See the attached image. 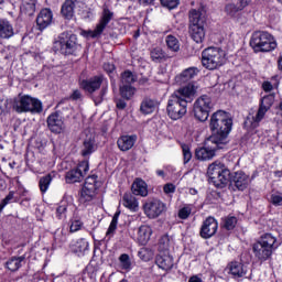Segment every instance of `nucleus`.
<instances>
[{"instance_id": "obj_54", "label": "nucleus", "mask_w": 282, "mask_h": 282, "mask_svg": "<svg viewBox=\"0 0 282 282\" xmlns=\"http://www.w3.org/2000/svg\"><path fill=\"white\" fill-rule=\"evenodd\" d=\"M178 217L180 219H188V217H191V208L183 207L182 209H180Z\"/></svg>"}, {"instance_id": "obj_5", "label": "nucleus", "mask_w": 282, "mask_h": 282, "mask_svg": "<svg viewBox=\"0 0 282 282\" xmlns=\"http://www.w3.org/2000/svg\"><path fill=\"white\" fill-rule=\"evenodd\" d=\"M207 175L217 188H224L230 182V170L219 161L209 164Z\"/></svg>"}, {"instance_id": "obj_30", "label": "nucleus", "mask_w": 282, "mask_h": 282, "mask_svg": "<svg viewBox=\"0 0 282 282\" xmlns=\"http://www.w3.org/2000/svg\"><path fill=\"white\" fill-rule=\"evenodd\" d=\"M158 107H160V102L158 100L145 97L141 102L140 111L147 116L149 113H153Z\"/></svg>"}, {"instance_id": "obj_55", "label": "nucleus", "mask_w": 282, "mask_h": 282, "mask_svg": "<svg viewBox=\"0 0 282 282\" xmlns=\"http://www.w3.org/2000/svg\"><path fill=\"white\" fill-rule=\"evenodd\" d=\"M163 192L165 193V195H171L175 193V185L173 183H166L163 186Z\"/></svg>"}, {"instance_id": "obj_59", "label": "nucleus", "mask_w": 282, "mask_h": 282, "mask_svg": "<svg viewBox=\"0 0 282 282\" xmlns=\"http://www.w3.org/2000/svg\"><path fill=\"white\" fill-rule=\"evenodd\" d=\"M69 98L70 100H80V98H83V94H80V90L76 89L73 91Z\"/></svg>"}, {"instance_id": "obj_7", "label": "nucleus", "mask_w": 282, "mask_h": 282, "mask_svg": "<svg viewBox=\"0 0 282 282\" xmlns=\"http://www.w3.org/2000/svg\"><path fill=\"white\" fill-rule=\"evenodd\" d=\"M250 45L254 52H272L276 50V40L268 32L257 31L251 36Z\"/></svg>"}, {"instance_id": "obj_24", "label": "nucleus", "mask_w": 282, "mask_h": 282, "mask_svg": "<svg viewBox=\"0 0 282 282\" xmlns=\"http://www.w3.org/2000/svg\"><path fill=\"white\" fill-rule=\"evenodd\" d=\"M189 34L195 43H204V39H206V29H204V24L189 25Z\"/></svg>"}, {"instance_id": "obj_32", "label": "nucleus", "mask_w": 282, "mask_h": 282, "mask_svg": "<svg viewBox=\"0 0 282 282\" xmlns=\"http://www.w3.org/2000/svg\"><path fill=\"white\" fill-rule=\"evenodd\" d=\"M54 177H56V174L52 172L40 178L39 186H40L41 193H47V189L50 188V184H52V181L54 180Z\"/></svg>"}, {"instance_id": "obj_44", "label": "nucleus", "mask_w": 282, "mask_h": 282, "mask_svg": "<svg viewBox=\"0 0 282 282\" xmlns=\"http://www.w3.org/2000/svg\"><path fill=\"white\" fill-rule=\"evenodd\" d=\"M118 217H120V213L113 215L107 235H113V232H116V228H118Z\"/></svg>"}, {"instance_id": "obj_31", "label": "nucleus", "mask_w": 282, "mask_h": 282, "mask_svg": "<svg viewBox=\"0 0 282 282\" xmlns=\"http://www.w3.org/2000/svg\"><path fill=\"white\" fill-rule=\"evenodd\" d=\"M135 194L126 193L123 194V206L128 208L129 210H132L133 213H138V209L140 208V203H138V198L134 196Z\"/></svg>"}, {"instance_id": "obj_15", "label": "nucleus", "mask_w": 282, "mask_h": 282, "mask_svg": "<svg viewBox=\"0 0 282 282\" xmlns=\"http://www.w3.org/2000/svg\"><path fill=\"white\" fill-rule=\"evenodd\" d=\"M273 102H274V97L272 96H265L262 98L258 112L256 117H253L252 127L259 126V123L261 122V119L265 117V113H268Z\"/></svg>"}, {"instance_id": "obj_28", "label": "nucleus", "mask_w": 282, "mask_h": 282, "mask_svg": "<svg viewBox=\"0 0 282 282\" xmlns=\"http://www.w3.org/2000/svg\"><path fill=\"white\" fill-rule=\"evenodd\" d=\"M249 182H250V178L248 177V175H246V173L243 172L235 173L232 183L238 191H246V188H248Z\"/></svg>"}, {"instance_id": "obj_8", "label": "nucleus", "mask_w": 282, "mask_h": 282, "mask_svg": "<svg viewBox=\"0 0 282 282\" xmlns=\"http://www.w3.org/2000/svg\"><path fill=\"white\" fill-rule=\"evenodd\" d=\"M77 41L76 34L64 32L58 35L53 47L55 52H59V54H64V56H69L76 52L78 45Z\"/></svg>"}, {"instance_id": "obj_61", "label": "nucleus", "mask_w": 282, "mask_h": 282, "mask_svg": "<svg viewBox=\"0 0 282 282\" xmlns=\"http://www.w3.org/2000/svg\"><path fill=\"white\" fill-rule=\"evenodd\" d=\"M262 88L265 90V91H272L273 87H272V84H270V82H264L262 84Z\"/></svg>"}, {"instance_id": "obj_10", "label": "nucleus", "mask_w": 282, "mask_h": 282, "mask_svg": "<svg viewBox=\"0 0 282 282\" xmlns=\"http://www.w3.org/2000/svg\"><path fill=\"white\" fill-rule=\"evenodd\" d=\"M213 107H215V104L210 96L202 95L198 97L194 102L193 109L196 120H199V122H206L208 120V116H210Z\"/></svg>"}, {"instance_id": "obj_64", "label": "nucleus", "mask_w": 282, "mask_h": 282, "mask_svg": "<svg viewBox=\"0 0 282 282\" xmlns=\"http://www.w3.org/2000/svg\"><path fill=\"white\" fill-rule=\"evenodd\" d=\"M188 282H202L200 278L197 275H193L192 278H189Z\"/></svg>"}, {"instance_id": "obj_50", "label": "nucleus", "mask_w": 282, "mask_h": 282, "mask_svg": "<svg viewBox=\"0 0 282 282\" xmlns=\"http://www.w3.org/2000/svg\"><path fill=\"white\" fill-rule=\"evenodd\" d=\"M54 239L55 241H58V243H65V241H67V236L63 230L57 229L54 234Z\"/></svg>"}, {"instance_id": "obj_62", "label": "nucleus", "mask_w": 282, "mask_h": 282, "mask_svg": "<svg viewBox=\"0 0 282 282\" xmlns=\"http://www.w3.org/2000/svg\"><path fill=\"white\" fill-rule=\"evenodd\" d=\"M127 107V102L123 100L117 101V109H124Z\"/></svg>"}, {"instance_id": "obj_6", "label": "nucleus", "mask_w": 282, "mask_h": 282, "mask_svg": "<svg viewBox=\"0 0 282 282\" xmlns=\"http://www.w3.org/2000/svg\"><path fill=\"white\" fill-rule=\"evenodd\" d=\"M12 109L17 113H41L43 104L36 98L24 95L13 99Z\"/></svg>"}, {"instance_id": "obj_37", "label": "nucleus", "mask_w": 282, "mask_h": 282, "mask_svg": "<svg viewBox=\"0 0 282 282\" xmlns=\"http://www.w3.org/2000/svg\"><path fill=\"white\" fill-rule=\"evenodd\" d=\"M22 261H25V256H21L18 258L13 257L9 261H7L6 265H7L8 270H10L11 272H17V270H19V268H21Z\"/></svg>"}, {"instance_id": "obj_16", "label": "nucleus", "mask_w": 282, "mask_h": 282, "mask_svg": "<svg viewBox=\"0 0 282 282\" xmlns=\"http://www.w3.org/2000/svg\"><path fill=\"white\" fill-rule=\"evenodd\" d=\"M217 228H219L217 220L213 217H208L204 220L200 227V237L203 239H210V237H215Z\"/></svg>"}, {"instance_id": "obj_34", "label": "nucleus", "mask_w": 282, "mask_h": 282, "mask_svg": "<svg viewBox=\"0 0 282 282\" xmlns=\"http://www.w3.org/2000/svg\"><path fill=\"white\" fill-rule=\"evenodd\" d=\"M96 151V143L93 139H86L82 147V155L83 158H87L88 155H91Z\"/></svg>"}, {"instance_id": "obj_3", "label": "nucleus", "mask_w": 282, "mask_h": 282, "mask_svg": "<svg viewBox=\"0 0 282 282\" xmlns=\"http://www.w3.org/2000/svg\"><path fill=\"white\" fill-rule=\"evenodd\" d=\"M226 64V52L219 47H208L202 53V65L205 69H219Z\"/></svg>"}, {"instance_id": "obj_27", "label": "nucleus", "mask_w": 282, "mask_h": 282, "mask_svg": "<svg viewBox=\"0 0 282 282\" xmlns=\"http://www.w3.org/2000/svg\"><path fill=\"white\" fill-rule=\"evenodd\" d=\"M151 235H153V229H151L149 225H142L138 230V243H140V246H147L151 239Z\"/></svg>"}, {"instance_id": "obj_49", "label": "nucleus", "mask_w": 282, "mask_h": 282, "mask_svg": "<svg viewBox=\"0 0 282 282\" xmlns=\"http://www.w3.org/2000/svg\"><path fill=\"white\" fill-rule=\"evenodd\" d=\"M12 199H14V192H10L6 198L0 203V215L1 213H3V209L6 208V206H8V204H10V202H12Z\"/></svg>"}, {"instance_id": "obj_29", "label": "nucleus", "mask_w": 282, "mask_h": 282, "mask_svg": "<svg viewBox=\"0 0 282 282\" xmlns=\"http://www.w3.org/2000/svg\"><path fill=\"white\" fill-rule=\"evenodd\" d=\"M131 191L134 195H140L141 197L149 195V186L142 178H135L132 183Z\"/></svg>"}, {"instance_id": "obj_33", "label": "nucleus", "mask_w": 282, "mask_h": 282, "mask_svg": "<svg viewBox=\"0 0 282 282\" xmlns=\"http://www.w3.org/2000/svg\"><path fill=\"white\" fill-rule=\"evenodd\" d=\"M96 197V189L89 187H83L79 196L80 204H87V202H91Z\"/></svg>"}, {"instance_id": "obj_17", "label": "nucleus", "mask_w": 282, "mask_h": 282, "mask_svg": "<svg viewBox=\"0 0 282 282\" xmlns=\"http://www.w3.org/2000/svg\"><path fill=\"white\" fill-rule=\"evenodd\" d=\"M155 263L161 270L169 272L175 265V260H173V256L169 251H161L155 258Z\"/></svg>"}, {"instance_id": "obj_19", "label": "nucleus", "mask_w": 282, "mask_h": 282, "mask_svg": "<svg viewBox=\"0 0 282 282\" xmlns=\"http://www.w3.org/2000/svg\"><path fill=\"white\" fill-rule=\"evenodd\" d=\"M47 127L52 133H63L65 131V122L58 112H54L47 118Z\"/></svg>"}, {"instance_id": "obj_40", "label": "nucleus", "mask_w": 282, "mask_h": 282, "mask_svg": "<svg viewBox=\"0 0 282 282\" xmlns=\"http://www.w3.org/2000/svg\"><path fill=\"white\" fill-rule=\"evenodd\" d=\"M21 10L29 14H34V11L36 10V0H23Z\"/></svg>"}, {"instance_id": "obj_14", "label": "nucleus", "mask_w": 282, "mask_h": 282, "mask_svg": "<svg viewBox=\"0 0 282 282\" xmlns=\"http://www.w3.org/2000/svg\"><path fill=\"white\" fill-rule=\"evenodd\" d=\"M102 83H105V76L97 75L89 79H83L79 83V86L87 94H95V91H98V89H100V87L102 86Z\"/></svg>"}, {"instance_id": "obj_25", "label": "nucleus", "mask_w": 282, "mask_h": 282, "mask_svg": "<svg viewBox=\"0 0 282 282\" xmlns=\"http://www.w3.org/2000/svg\"><path fill=\"white\" fill-rule=\"evenodd\" d=\"M135 80H139L143 85V83H147V78H142V73L137 72H123L121 74V83L122 85H131V83H135Z\"/></svg>"}, {"instance_id": "obj_13", "label": "nucleus", "mask_w": 282, "mask_h": 282, "mask_svg": "<svg viewBox=\"0 0 282 282\" xmlns=\"http://www.w3.org/2000/svg\"><path fill=\"white\" fill-rule=\"evenodd\" d=\"M88 172L89 161H82L76 169H73L66 173L67 184H76V182H83Z\"/></svg>"}, {"instance_id": "obj_60", "label": "nucleus", "mask_w": 282, "mask_h": 282, "mask_svg": "<svg viewBox=\"0 0 282 282\" xmlns=\"http://www.w3.org/2000/svg\"><path fill=\"white\" fill-rule=\"evenodd\" d=\"M104 69L106 72H115L116 70V66L111 63H107V64H104Z\"/></svg>"}, {"instance_id": "obj_58", "label": "nucleus", "mask_w": 282, "mask_h": 282, "mask_svg": "<svg viewBox=\"0 0 282 282\" xmlns=\"http://www.w3.org/2000/svg\"><path fill=\"white\" fill-rule=\"evenodd\" d=\"M138 254L143 261H147L149 259V257H147V254H149V250L147 248H141Z\"/></svg>"}, {"instance_id": "obj_39", "label": "nucleus", "mask_w": 282, "mask_h": 282, "mask_svg": "<svg viewBox=\"0 0 282 282\" xmlns=\"http://www.w3.org/2000/svg\"><path fill=\"white\" fill-rule=\"evenodd\" d=\"M120 95L122 98H126V100H131V98H133L135 95V88L129 84H122L120 86Z\"/></svg>"}, {"instance_id": "obj_63", "label": "nucleus", "mask_w": 282, "mask_h": 282, "mask_svg": "<svg viewBox=\"0 0 282 282\" xmlns=\"http://www.w3.org/2000/svg\"><path fill=\"white\" fill-rule=\"evenodd\" d=\"M276 115L281 116V118H282V99L276 107Z\"/></svg>"}, {"instance_id": "obj_47", "label": "nucleus", "mask_w": 282, "mask_h": 282, "mask_svg": "<svg viewBox=\"0 0 282 282\" xmlns=\"http://www.w3.org/2000/svg\"><path fill=\"white\" fill-rule=\"evenodd\" d=\"M97 176H88L85 181L84 188H93L96 191V184H97Z\"/></svg>"}, {"instance_id": "obj_36", "label": "nucleus", "mask_w": 282, "mask_h": 282, "mask_svg": "<svg viewBox=\"0 0 282 282\" xmlns=\"http://www.w3.org/2000/svg\"><path fill=\"white\" fill-rule=\"evenodd\" d=\"M74 8H76V4L73 0H66L62 6L63 17H65V19H72V17H74Z\"/></svg>"}, {"instance_id": "obj_18", "label": "nucleus", "mask_w": 282, "mask_h": 282, "mask_svg": "<svg viewBox=\"0 0 282 282\" xmlns=\"http://www.w3.org/2000/svg\"><path fill=\"white\" fill-rule=\"evenodd\" d=\"M248 3L243 0H235L231 2H228L225 6V12L227 17H230V19H239V14H241V10L246 8Z\"/></svg>"}, {"instance_id": "obj_22", "label": "nucleus", "mask_w": 282, "mask_h": 282, "mask_svg": "<svg viewBox=\"0 0 282 282\" xmlns=\"http://www.w3.org/2000/svg\"><path fill=\"white\" fill-rule=\"evenodd\" d=\"M14 36V24L8 19H0V39L9 40Z\"/></svg>"}, {"instance_id": "obj_43", "label": "nucleus", "mask_w": 282, "mask_h": 282, "mask_svg": "<svg viewBox=\"0 0 282 282\" xmlns=\"http://www.w3.org/2000/svg\"><path fill=\"white\" fill-rule=\"evenodd\" d=\"M224 221V228H226V230H232L235 226H237V217L235 216L226 217Z\"/></svg>"}, {"instance_id": "obj_21", "label": "nucleus", "mask_w": 282, "mask_h": 282, "mask_svg": "<svg viewBox=\"0 0 282 282\" xmlns=\"http://www.w3.org/2000/svg\"><path fill=\"white\" fill-rule=\"evenodd\" d=\"M189 25H204L206 23V11L199 7L188 12Z\"/></svg>"}, {"instance_id": "obj_35", "label": "nucleus", "mask_w": 282, "mask_h": 282, "mask_svg": "<svg viewBox=\"0 0 282 282\" xmlns=\"http://www.w3.org/2000/svg\"><path fill=\"white\" fill-rule=\"evenodd\" d=\"M165 43H166V47H167V50H170V52H173L174 54L180 52V40H177V37H175V35H167L165 37Z\"/></svg>"}, {"instance_id": "obj_53", "label": "nucleus", "mask_w": 282, "mask_h": 282, "mask_svg": "<svg viewBox=\"0 0 282 282\" xmlns=\"http://www.w3.org/2000/svg\"><path fill=\"white\" fill-rule=\"evenodd\" d=\"M10 113V107H8V100H0V116Z\"/></svg>"}, {"instance_id": "obj_51", "label": "nucleus", "mask_w": 282, "mask_h": 282, "mask_svg": "<svg viewBox=\"0 0 282 282\" xmlns=\"http://www.w3.org/2000/svg\"><path fill=\"white\" fill-rule=\"evenodd\" d=\"M270 202H271V204H273V206H282V195L281 194H272Z\"/></svg>"}, {"instance_id": "obj_4", "label": "nucleus", "mask_w": 282, "mask_h": 282, "mask_svg": "<svg viewBox=\"0 0 282 282\" xmlns=\"http://www.w3.org/2000/svg\"><path fill=\"white\" fill-rule=\"evenodd\" d=\"M276 238L271 234H265L252 246L253 254L259 261H268L276 248Z\"/></svg>"}, {"instance_id": "obj_11", "label": "nucleus", "mask_w": 282, "mask_h": 282, "mask_svg": "<svg viewBox=\"0 0 282 282\" xmlns=\"http://www.w3.org/2000/svg\"><path fill=\"white\" fill-rule=\"evenodd\" d=\"M111 19H113V11L109 10L107 7H104L100 21L96 29L94 31H83V36H86V39H96L100 36V34L105 32V28H107V25H109L111 22Z\"/></svg>"}, {"instance_id": "obj_12", "label": "nucleus", "mask_w": 282, "mask_h": 282, "mask_svg": "<svg viewBox=\"0 0 282 282\" xmlns=\"http://www.w3.org/2000/svg\"><path fill=\"white\" fill-rule=\"evenodd\" d=\"M143 210L149 219H158L162 213H166V204L158 198L148 199L143 205Z\"/></svg>"}, {"instance_id": "obj_2", "label": "nucleus", "mask_w": 282, "mask_h": 282, "mask_svg": "<svg viewBox=\"0 0 282 282\" xmlns=\"http://www.w3.org/2000/svg\"><path fill=\"white\" fill-rule=\"evenodd\" d=\"M210 138H215L220 144H228V134L232 131V117L230 113L218 110L210 117Z\"/></svg>"}, {"instance_id": "obj_42", "label": "nucleus", "mask_w": 282, "mask_h": 282, "mask_svg": "<svg viewBox=\"0 0 282 282\" xmlns=\"http://www.w3.org/2000/svg\"><path fill=\"white\" fill-rule=\"evenodd\" d=\"M151 58L154 63H160V61H164L166 58V55H164L162 48H153L151 51Z\"/></svg>"}, {"instance_id": "obj_9", "label": "nucleus", "mask_w": 282, "mask_h": 282, "mask_svg": "<svg viewBox=\"0 0 282 282\" xmlns=\"http://www.w3.org/2000/svg\"><path fill=\"white\" fill-rule=\"evenodd\" d=\"M226 143H220L215 137H209L205 141L204 147L196 149L195 158L200 162H208L215 158L218 149H224Z\"/></svg>"}, {"instance_id": "obj_38", "label": "nucleus", "mask_w": 282, "mask_h": 282, "mask_svg": "<svg viewBox=\"0 0 282 282\" xmlns=\"http://www.w3.org/2000/svg\"><path fill=\"white\" fill-rule=\"evenodd\" d=\"M173 246V238L169 235H164L159 240V252H169V249Z\"/></svg>"}, {"instance_id": "obj_45", "label": "nucleus", "mask_w": 282, "mask_h": 282, "mask_svg": "<svg viewBox=\"0 0 282 282\" xmlns=\"http://www.w3.org/2000/svg\"><path fill=\"white\" fill-rule=\"evenodd\" d=\"M161 6L167 10H175L180 6V0H161Z\"/></svg>"}, {"instance_id": "obj_1", "label": "nucleus", "mask_w": 282, "mask_h": 282, "mask_svg": "<svg viewBox=\"0 0 282 282\" xmlns=\"http://www.w3.org/2000/svg\"><path fill=\"white\" fill-rule=\"evenodd\" d=\"M195 91H197V87L189 84L171 95L166 107L167 116L171 120H182L186 116L188 102H191V97L195 96Z\"/></svg>"}, {"instance_id": "obj_57", "label": "nucleus", "mask_w": 282, "mask_h": 282, "mask_svg": "<svg viewBox=\"0 0 282 282\" xmlns=\"http://www.w3.org/2000/svg\"><path fill=\"white\" fill-rule=\"evenodd\" d=\"M77 248H78L79 252H85V250H87V248H89V242L86 241L85 239H80L77 242Z\"/></svg>"}, {"instance_id": "obj_52", "label": "nucleus", "mask_w": 282, "mask_h": 282, "mask_svg": "<svg viewBox=\"0 0 282 282\" xmlns=\"http://www.w3.org/2000/svg\"><path fill=\"white\" fill-rule=\"evenodd\" d=\"M83 228V221L80 220H73L69 227L70 232H78Z\"/></svg>"}, {"instance_id": "obj_26", "label": "nucleus", "mask_w": 282, "mask_h": 282, "mask_svg": "<svg viewBox=\"0 0 282 282\" xmlns=\"http://www.w3.org/2000/svg\"><path fill=\"white\" fill-rule=\"evenodd\" d=\"M138 140V135H122L118 139L117 144L120 151H129L133 149V144H135Z\"/></svg>"}, {"instance_id": "obj_23", "label": "nucleus", "mask_w": 282, "mask_h": 282, "mask_svg": "<svg viewBox=\"0 0 282 282\" xmlns=\"http://www.w3.org/2000/svg\"><path fill=\"white\" fill-rule=\"evenodd\" d=\"M227 270L229 274H232L236 279H241V276H246L248 274V265L242 264L241 262H231Z\"/></svg>"}, {"instance_id": "obj_46", "label": "nucleus", "mask_w": 282, "mask_h": 282, "mask_svg": "<svg viewBox=\"0 0 282 282\" xmlns=\"http://www.w3.org/2000/svg\"><path fill=\"white\" fill-rule=\"evenodd\" d=\"M119 261L123 270H129L131 268V260L129 259V254L122 253L119 258Z\"/></svg>"}, {"instance_id": "obj_41", "label": "nucleus", "mask_w": 282, "mask_h": 282, "mask_svg": "<svg viewBox=\"0 0 282 282\" xmlns=\"http://www.w3.org/2000/svg\"><path fill=\"white\" fill-rule=\"evenodd\" d=\"M194 76H195V73L193 74L188 72L181 73L175 77V83L177 85H184V83H188V80H191V78H193Z\"/></svg>"}, {"instance_id": "obj_48", "label": "nucleus", "mask_w": 282, "mask_h": 282, "mask_svg": "<svg viewBox=\"0 0 282 282\" xmlns=\"http://www.w3.org/2000/svg\"><path fill=\"white\" fill-rule=\"evenodd\" d=\"M182 149H183L184 164H188L193 159V153H191V148H188V145H183Z\"/></svg>"}, {"instance_id": "obj_20", "label": "nucleus", "mask_w": 282, "mask_h": 282, "mask_svg": "<svg viewBox=\"0 0 282 282\" xmlns=\"http://www.w3.org/2000/svg\"><path fill=\"white\" fill-rule=\"evenodd\" d=\"M54 14L50 9H42L36 18V24L39 30H45L52 25Z\"/></svg>"}, {"instance_id": "obj_56", "label": "nucleus", "mask_w": 282, "mask_h": 282, "mask_svg": "<svg viewBox=\"0 0 282 282\" xmlns=\"http://www.w3.org/2000/svg\"><path fill=\"white\" fill-rule=\"evenodd\" d=\"M56 213H57V217H63V215H65V213H67V203H62L57 209H56Z\"/></svg>"}]
</instances>
